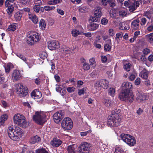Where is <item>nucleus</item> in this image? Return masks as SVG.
<instances>
[{"instance_id": "obj_46", "label": "nucleus", "mask_w": 153, "mask_h": 153, "mask_svg": "<svg viewBox=\"0 0 153 153\" xmlns=\"http://www.w3.org/2000/svg\"><path fill=\"white\" fill-rule=\"evenodd\" d=\"M36 153H49L45 149H39L36 151Z\"/></svg>"}, {"instance_id": "obj_52", "label": "nucleus", "mask_w": 153, "mask_h": 153, "mask_svg": "<svg viewBox=\"0 0 153 153\" xmlns=\"http://www.w3.org/2000/svg\"><path fill=\"white\" fill-rule=\"evenodd\" d=\"M86 88H84L82 89L78 90V93L79 95L83 94L87 90Z\"/></svg>"}, {"instance_id": "obj_31", "label": "nucleus", "mask_w": 153, "mask_h": 153, "mask_svg": "<svg viewBox=\"0 0 153 153\" xmlns=\"http://www.w3.org/2000/svg\"><path fill=\"white\" fill-rule=\"evenodd\" d=\"M41 140L40 137L36 135L33 137L31 138L30 143L34 144L36 143H38Z\"/></svg>"}, {"instance_id": "obj_33", "label": "nucleus", "mask_w": 153, "mask_h": 153, "mask_svg": "<svg viewBox=\"0 0 153 153\" xmlns=\"http://www.w3.org/2000/svg\"><path fill=\"white\" fill-rule=\"evenodd\" d=\"M122 87L125 88V89H128L131 88L132 87L131 84L128 82H123L122 85Z\"/></svg>"}, {"instance_id": "obj_8", "label": "nucleus", "mask_w": 153, "mask_h": 153, "mask_svg": "<svg viewBox=\"0 0 153 153\" xmlns=\"http://www.w3.org/2000/svg\"><path fill=\"white\" fill-rule=\"evenodd\" d=\"M61 125L62 128L64 130H69L72 128L73 123L70 118L66 117L62 120Z\"/></svg>"}, {"instance_id": "obj_28", "label": "nucleus", "mask_w": 153, "mask_h": 153, "mask_svg": "<svg viewBox=\"0 0 153 153\" xmlns=\"http://www.w3.org/2000/svg\"><path fill=\"white\" fill-rule=\"evenodd\" d=\"M22 13L19 11L16 12L14 15V19L16 21L18 22L20 21L22 17Z\"/></svg>"}, {"instance_id": "obj_19", "label": "nucleus", "mask_w": 153, "mask_h": 153, "mask_svg": "<svg viewBox=\"0 0 153 153\" xmlns=\"http://www.w3.org/2000/svg\"><path fill=\"white\" fill-rule=\"evenodd\" d=\"M31 96L34 99H38L41 97L42 94L40 91L37 90H36L32 91L31 93Z\"/></svg>"}, {"instance_id": "obj_45", "label": "nucleus", "mask_w": 153, "mask_h": 153, "mask_svg": "<svg viewBox=\"0 0 153 153\" xmlns=\"http://www.w3.org/2000/svg\"><path fill=\"white\" fill-rule=\"evenodd\" d=\"M82 68L84 70H88L90 68V65L88 63H84L83 64Z\"/></svg>"}, {"instance_id": "obj_20", "label": "nucleus", "mask_w": 153, "mask_h": 153, "mask_svg": "<svg viewBox=\"0 0 153 153\" xmlns=\"http://www.w3.org/2000/svg\"><path fill=\"white\" fill-rule=\"evenodd\" d=\"M95 88L97 90L100 91L103 88L102 81V80L97 81L94 84Z\"/></svg>"}, {"instance_id": "obj_61", "label": "nucleus", "mask_w": 153, "mask_h": 153, "mask_svg": "<svg viewBox=\"0 0 153 153\" xmlns=\"http://www.w3.org/2000/svg\"><path fill=\"white\" fill-rule=\"evenodd\" d=\"M141 82V79L140 78H137L134 81V83L136 85H140Z\"/></svg>"}, {"instance_id": "obj_30", "label": "nucleus", "mask_w": 153, "mask_h": 153, "mask_svg": "<svg viewBox=\"0 0 153 153\" xmlns=\"http://www.w3.org/2000/svg\"><path fill=\"white\" fill-rule=\"evenodd\" d=\"M18 27V25L16 23H13L9 26L8 30L9 31H14L16 30Z\"/></svg>"}, {"instance_id": "obj_24", "label": "nucleus", "mask_w": 153, "mask_h": 153, "mask_svg": "<svg viewBox=\"0 0 153 153\" xmlns=\"http://www.w3.org/2000/svg\"><path fill=\"white\" fill-rule=\"evenodd\" d=\"M99 27V25L94 23H91L87 26V28L89 30L94 31L96 30Z\"/></svg>"}, {"instance_id": "obj_17", "label": "nucleus", "mask_w": 153, "mask_h": 153, "mask_svg": "<svg viewBox=\"0 0 153 153\" xmlns=\"http://www.w3.org/2000/svg\"><path fill=\"white\" fill-rule=\"evenodd\" d=\"M21 76L19 71L16 70L13 71L12 75V79L13 81H16L19 79Z\"/></svg>"}, {"instance_id": "obj_7", "label": "nucleus", "mask_w": 153, "mask_h": 153, "mask_svg": "<svg viewBox=\"0 0 153 153\" xmlns=\"http://www.w3.org/2000/svg\"><path fill=\"white\" fill-rule=\"evenodd\" d=\"M15 87L17 93L20 95V96L23 97L27 95L28 92L27 88L24 86L22 84H16Z\"/></svg>"}, {"instance_id": "obj_13", "label": "nucleus", "mask_w": 153, "mask_h": 153, "mask_svg": "<svg viewBox=\"0 0 153 153\" xmlns=\"http://www.w3.org/2000/svg\"><path fill=\"white\" fill-rule=\"evenodd\" d=\"M64 117V113L61 111L56 112L53 116L54 121L56 123H59Z\"/></svg>"}, {"instance_id": "obj_59", "label": "nucleus", "mask_w": 153, "mask_h": 153, "mask_svg": "<svg viewBox=\"0 0 153 153\" xmlns=\"http://www.w3.org/2000/svg\"><path fill=\"white\" fill-rule=\"evenodd\" d=\"M152 15V14L149 11H146L145 13V16L149 19L151 17Z\"/></svg>"}, {"instance_id": "obj_29", "label": "nucleus", "mask_w": 153, "mask_h": 153, "mask_svg": "<svg viewBox=\"0 0 153 153\" xmlns=\"http://www.w3.org/2000/svg\"><path fill=\"white\" fill-rule=\"evenodd\" d=\"M60 50V51L64 54H69L71 52L70 48L65 46L62 47Z\"/></svg>"}, {"instance_id": "obj_6", "label": "nucleus", "mask_w": 153, "mask_h": 153, "mask_svg": "<svg viewBox=\"0 0 153 153\" xmlns=\"http://www.w3.org/2000/svg\"><path fill=\"white\" fill-rule=\"evenodd\" d=\"M46 113L42 111L36 112L33 116V120L36 123L42 125L46 121Z\"/></svg>"}, {"instance_id": "obj_21", "label": "nucleus", "mask_w": 153, "mask_h": 153, "mask_svg": "<svg viewBox=\"0 0 153 153\" xmlns=\"http://www.w3.org/2000/svg\"><path fill=\"white\" fill-rule=\"evenodd\" d=\"M149 73L148 71L144 69L140 72L139 76L143 79H147L148 78Z\"/></svg>"}, {"instance_id": "obj_5", "label": "nucleus", "mask_w": 153, "mask_h": 153, "mask_svg": "<svg viewBox=\"0 0 153 153\" xmlns=\"http://www.w3.org/2000/svg\"><path fill=\"white\" fill-rule=\"evenodd\" d=\"M14 123L21 127H26L28 125L25 117L20 114H16L13 117Z\"/></svg>"}, {"instance_id": "obj_35", "label": "nucleus", "mask_w": 153, "mask_h": 153, "mask_svg": "<svg viewBox=\"0 0 153 153\" xmlns=\"http://www.w3.org/2000/svg\"><path fill=\"white\" fill-rule=\"evenodd\" d=\"M146 38L147 41L151 43L153 42V33H149L146 35Z\"/></svg>"}, {"instance_id": "obj_54", "label": "nucleus", "mask_w": 153, "mask_h": 153, "mask_svg": "<svg viewBox=\"0 0 153 153\" xmlns=\"http://www.w3.org/2000/svg\"><path fill=\"white\" fill-rule=\"evenodd\" d=\"M108 20L106 18H103L101 20V23L102 25H106L108 23Z\"/></svg>"}, {"instance_id": "obj_26", "label": "nucleus", "mask_w": 153, "mask_h": 153, "mask_svg": "<svg viewBox=\"0 0 153 153\" xmlns=\"http://www.w3.org/2000/svg\"><path fill=\"white\" fill-rule=\"evenodd\" d=\"M120 28L122 30H128L129 29V24L127 22H123L120 24Z\"/></svg>"}, {"instance_id": "obj_23", "label": "nucleus", "mask_w": 153, "mask_h": 153, "mask_svg": "<svg viewBox=\"0 0 153 153\" xmlns=\"http://www.w3.org/2000/svg\"><path fill=\"white\" fill-rule=\"evenodd\" d=\"M131 135L125 134H122L120 135V137L121 139L126 144L128 143V141L131 137Z\"/></svg>"}, {"instance_id": "obj_63", "label": "nucleus", "mask_w": 153, "mask_h": 153, "mask_svg": "<svg viewBox=\"0 0 153 153\" xmlns=\"http://www.w3.org/2000/svg\"><path fill=\"white\" fill-rule=\"evenodd\" d=\"M146 22V19L145 18H143L141 19L140 24L141 25H145Z\"/></svg>"}, {"instance_id": "obj_32", "label": "nucleus", "mask_w": 153, "mask_h": 153, "mask_svg": "<svg viewBox=\"0 0 153 153\" xmlns=\"http://www.w3.org/2000/svg\"><path fill=\"white\" fill-rule=\"evenodd\" d=\"M71 32L72 36L74 37H76L78 35L83 34V32L80 31L76 29L73 30L71 31Z\"/></svg>"}, {"instance_id": "obj_58", "label": "nucleus", "mask_w": 153, "mask_h": 153, "mask_svg": "<svg viewBox=\"0 0 153 153\" xmlns=\"http://www.w3.org/2000/svg\"><path fill=\"white\" fill-rule=\"evenodd\" d=\"M39 6L38 5H34L33 7V8L34 11L37 13H38L39 12L40 10V8L39 7Z\"/></svg>"}, {"instance_id": "obj_38", "label": "nucleus", "mask_w": 153, "mask_h": 153, "mask_svg": "<svg viewBox=\"0 0 153 153\" xmlns=\"http://www.w3.org/2000/svg\"><path fill=\"white\" fill-rule=\"evenodd\" d=\"M104 103L105 106L107 107H110L112 105L111 100L108 99H105Z\"/></svg>"}, {"instance_id": "obj_37", "label": "nucleus", "mask_w": 153, "mask_h": 153, "mask_svg": "<svg viewBox=\"0 0 153 153\" xmlns=\"http://www.w3.org/2000/svg\"><path fill=\"white\" fill-rule=\"evenodd\" d=\"M62 0H50L48 2V3L49 5L56 4L61 3Z\"/></svg>"}, {"instance_id": "obj_10", "label": "nucleus", "mask_w": 153, "mask_h": 153, "mask_svg": "<svg viewBox=\"0 0 153 153\" xmlns=\"http://www.w3.org/2000/svg\"><path fill=\"white\" fill-rule=\"evenodd\" d=\"M91 145L87 142H83L81 145L79 153H89Z\"/></svg>"}, {"instance_id": "obj_51", "label": "nucleus", "mask_w": 153, "mask_h": 153, "mask_svg": "<svg viewBox=\"0 0 153 153\" xmlns=\"http://www.w3.org/2000/svg\"><path fill=\"white\" fill-rule=\"evenodd\" d=\"M119 14L120 16H124L126 15L127 13L125 10H122L119 11Z\"/></svg>"}, {"instance_id": "obj_43", "label": "nucleus", "mask_w": 153, "mask_h": 153, "mask_svg": "<svg viewBox=\"0 0 153 153\" xmlns=\"http://www.w3.org/2000/svg\"><path fill=\"white\" fill-rule=\"evenodd\" d=\"M131 66V65L130 63L127 62L124 65L123 68L125 70L127 71H128L130 70Z\"/></svg>"}, {"instance_id": "obj_18", "label": "nucleus", "mask_w": 153, "mask_h": 153, "mask_svg": "<svg viewBox=\"0 0 153 153\" xmlns=\"http://www.w3.org/2000/svg\"><path fill=\"white\" fill-rule=\"evenodd\" d=\"M140 21L137 19L133 20L131 23V27L134 30H137L140 27Z\"/></svg>"}, {"instance_id": "obj_64", "label": "nucleus", "mask_w": 153, "mask_h": 153, "mask_svg": "<svg viewBox=\"0 0 153 153\" xmlns=\"http://www.w3.org/2000/svg\"><path fill=\"white\" fill-rule=\"evenodd\" d=\"M57 13L61 15H63L64 14V11L62 10L59 9H57Z\"/></svg>"}, {"instance_id": "obj_3", "label": "nucleus", "mask_w": 153, "mask_h": 153, "mask_svg": "<svg viewBox=\"0 0 153 153\" xmlns=\"http://www.w3.org/2000/svg\"><path fill=\"white\" fill-rule=\"evenodd\" d=\"M40 40V36L39 33L34 31L29 32L27 33V42L29 45H33Z\"/></svg>"}, {"instance_id": "obj_41", "label": "nucleus", "mask_w": 153, "mask_h": 153, "mask_svg": "<svg viewBox=\"0 0 153 153\" xmlns=\"http://www.w3.org/2000/svg\"><path fill=\"white\" fill-rule=\"evenodd\" d=\"M7 7L8 8L7 10V12L9 15H10L12 14L14 10V7L12 5H10L9 7Z\"/></svg>"}, {"instance_id": "obj_4", "label": "nucleus", "mask_w": 153, "mask_h": 153, "mask_svg": "<svg viewBox=\"0 0 153 153\" xmlns=\"http://www.w3.org/2000/svg\"><path fill=\"white\" fill-rule=\"evenodd\" d=\"M119 98L121 100H128L132 102L134 99V96L132 92H129L128 89H123L121 93L119 94Z\"/></svg>"}, {"instance_id": "obj_56", "label": "nucleus", "mask_w": 153, "mask_h": 153, "mask_svg": "<svg viewBox=\"0 0 153 153\" xmlns=\"http://www.w3.org/2000/svg\"><path fill=\"white\" fill-rule=\"evenodd\" d=\"M2 72L0 71V84H2L4 81V78L2 75Z\"/></svg>"}, {"instance_id": "obj_48", "label": "nucleus", "mask_w": 153, "mask_h": 153, "mask_svg": "<svg viewBox=\"0 0 153 153\" xmlns=\"http://www.w3.org/2000/svg\"><path fill=\"white\" fill-rule=\"evenodd\" d=\"M55 8L54 6H46L44 7V8L46 11H50L53 10Z\"/></svg>"}, {"instance_id": "obj_55", "label": "nucleus", "mask_w": 153, "mask_h": 153, "mask_svg": "<svg viewBox=\"0 0 153 153\" xmlns=\"http://www.w3.org/2000/svg\"><path fill=\"white\" fill-rule=\"evenodd\" d=\"M33 2L35 5L38 6H40L42 4L41 0H34Z\"/></svg>"}, {"instance_id": "obj_14", "label": "nucleus", "mask_w": 153, "mask_h": 153, "mask_svg": "<svg viewBox=\"0 0 153 153\" xmlns=\"http://www.w3.org/2000/svg\"><path fill=\"white\" fill-rule=\"evenodd\" d=\"M17 56L24 61L26 64L29 68H31L33 65V63L32 61L30 60V59L28 60L23 55L19 53L16 54Z\"/></svg>"}, {"instance_id": "obj_27", "label": "nucleus", "mask_w": 153, "mask_h": 153, "mask_svg": "<svg viewBox=\"0 0 153 153\" xmlns=\"http://www.w3.org/2000/svg\"><path fill=\"white\" fill-rule=\"evenodd\" d=\"M76 147V145H70L67 147V150L69 153H75Z\"/></svg>"}, {"instance_id": "obj_44", "label": "nucleus", "mask_w": 153, "mask_h": 153, "mask_svg": "<svg viewBox=\"0 0 153 153\" xmlns=\"http://www.w3.org/2000/svg\"><path fill=\"white\" fill-rule=\"evenodd\" d=\"M111 43L109 44H106L104 45V50L105 51H108L111 50Z\"/></svg>"}, {"instance_id": "obj_16", "label": "nucleus", "mask_w": 153, "mask_h": 153, "mask_svg": "<svg viewBox=\"0 0 153 153\" xmlns=\"http://www.w3.org/2000/svg\"><path fill=\"white\" fill-rule=\"evenodd\" d=\"M62 143V141L58 138H54L51 142V145L53 147H57L59 146Z\"/></svg>"}, {"instance_id": "obj_1", "label": "nucleus", "mask_w": 153, "mask_h": 153, "mask_svg": "<svg viewBox=\"0 0 153 153\" xmlns=\"http://www.w3.org/2000/svg\"><path fill=\"white\" fill-rule=\"evenodd\" d=\"M120 111L119 109L118 110L115 109L112 111L111 114L108 117L107 121L108 126L114 127L119 125L121 121L119 114Z\"/></svg>"}, {"instance_id": "obj_11", "label": "nucleus", "mask_w": 153, "mask_h": 153, "mask_svg": "<svg viewBox=\"0 0 153 153\" xmlns=\"http://www.w3.org/2000/svg\"><path fill=\"white\" fill-rule=\"evenodd\" d=\"M101 10V7H98L94 11V16L90 18L91 20L93 22H96L98 21L99 18L102 16V13Z\"/></svg>"}, {"instance_id": "obj_53", "label": "nucleus", "mask_w": 153, "mask_h": 153, "mask_svg": "<svg viewBox=\"0 0 153 153\" xmlns=\"http://www.w3.org/2000/svg\"><path fill=\"white\" fill-rule=\"evenodd\" d=\"M123 151L122 149L120 148H116L114 153H123Z\"/></svg>"}, {"instance_id": "obj_2", "label": "nucleus", "mask_w": 153, "mask_h": 153, "mask_svg": "<svg viewBox=\"0 0 153 153\" xmlns=\"http://www.w3.org/2000/svg\"><path fill=\"white\" fill-rule=\"evenodd\" d=\"M7 133L10 138L14 141H18L22 137V134L21 128L19 127H16L14 130L12 126L8 127Z\"/></svg>"}, {"instance_id": "obj_25", "label": "nucleus", "mask_w": 153, "mask_h": 153, "mask_svg": "<svg viewBox=\"0 0 153 153\" xmlns=\"http://www.w3.org/2000/svg\"><path fill=\"white\" fill-rule=\"evenodd\" d=\"M29 18L34 24H37L38 21L37 17L35 14H29Z\"/></svg>"}, {"instance_id": "obj_50", "label": "nucleus", "mask_w": 153, "mask_h": 153, "mask_svg": "<svg viewBox=\"0 0 153 153\" xmlns=\"http://www.w3.org/2000/svg\"><path fill=\"white\" fill-rule=\"evenodd\" d=\"M7 115L6 114H4L1 115V122H4L7 119Z\"/></svg>"}, {"instance_id": "obj_15", "label": "nucleus", "mask_w": 153, "mask_h": 153, "mask_svg": "<svg viewBox=\"0 0 153 153\" xmlns=\"http://www.w3.org/2000/svg\"><path fill=\"white\" fill-rule=\"evenodd\" d=\"M136 100L138 102L144 101L148 98L147 96L145 95L143 92L139 91L136 92Z\"/></svg>"}, {"instance_id": "obj_47", "label": "nucleus", "mask_w": 153, "mask_h": 153, "mask_svg": "<svg viewBox=\"0 0 153 153\" xmlns=\"http://www.w3.org/2000/svg\"><path fill=\"white\" fill-rule=\"evenodd\" d=\"M91 131L90 130H89L87 131L81 132L80 133V135L81 136H85L88 135H89L90 133L91 132Z\"/></svg>"}, {"instance_id": "obj_60", "label": "nucleus", "mask_w": 153, "mask_h": 153, "mask_svg": "<svg viewBox=\"0 0 153 153\" xmlns=\"http://www.w3.org/2000/svg\"><path fill=\"white\" fill-rule=\"evenodd\" d=\"M123 33L122 32L117 33L116 34V39H118L120 37L122 38L123 36Z\"/></svg>"}, {"instance_id": "obj_49", "label": "nucleus", "mask_w": 153, "mask_h": 153, "mask_svg": "<svg viewBox=\"0 0 153 153\" xmlns=\"http://www.w3.org/2000/svg\"><path fill=\"white\" fill-rule=\"evenodd\" d=\"M108 2L110 6L113 7L116 5L115 1L113 0H108Z\"/></svg>"}, {"instance_id": "obj_12", "label": "nucleus", "mask_w": 153, "mask_h": 153, "mask_svg": "<svg viewBox=\"0 0 153 153\" xmlns=\"http://www.w3.org/2000/svg\"><path fill=\"white\" fill-rule=\"evenodd\" d=\"M48 46L49 49L51 50H55L60 47L59 43L55 40L48 41Z\"/></svg>"}, {"instance_id": "obj_40", "label": "nucleus", "mask_w": 153, "mask_h": 153, "mask_svg": "<svg viewBox=\"0 0 153 153\" xmlns=\"http://www.w3.org/2000/svg\"><path fill=\"white\" fill-rule=\"evenodd\" d=\"M108 93L112 97H114L115 93V88H110L108 90Z\"/></svg>"}, {"instance_id": "obj_34", "label": "nucleus", "mask_w": 153, "mask_h": 153, "mask_svg": "<svg viewBox=\"0 0 153 153\" xmlns=\"http://www.w3.org/2000/svg\"><path fill=\"white\" fill-rule=\"evenodd\" d=\"M13 68V66L12 63H8L5 67V69L6 73H9L10 69Z\"/></svg>"}, {"instance_id": "obj_36", "label": "nucleus", "mask_w": 153, "mask_h": 153, "mask_svg": "<svg viewBox=\"0 0 153 153\" xmlns=\"http://www.w3.org/2000/svg\"><path fill=\"white\" fill-rule=\"evenodd\" d=\"M102 81L103 88L107 89L109 86V84L108 81L106 79H102Z\"/></svg>"}, {"instance_id": "obj_22", "label": "nucleus", "mask_w": 153, "mask_h": 153, "mask_svg": "<svg viewBox=\"0 0 153 153\" xmlns=\"http://www.w3.org/2000/svg\"><path fill=\"white\" fill-rule=\"evenodd\" d=\"M136 141L135 138L133 136L131 135V137L128 141V143H127L126 144L129 146H132L136 144Z\"/></svg>"}, {"instance_id": "obj_9", "label": "nucleus", "mask_w": 153, "mask_h": 153, "mask_svg": "<svg viewBox=\"0 0 153 153\" xmlns=\"http://www.w3.org/2000/svg\"><path fill=\"white\" fill-rule=\"evenodd\" d=\"M142 0H131L128 7L130 12H133L138 7L140 3H142Z\"/></svg>"}, {"instance_id": "obj_42", "label": "nucleus", "mask_w": 153, "mask_h": 153, "mask_svg": "<svg viewBox=\"0 0 153 153\" xmlns=\"http://www.w3.org/2000/svg\"><path fill=\"white\" fill-rule=\"evenodd\" d=\"M89 62L91 66H92L93 68H94L96 65L94 59L93 58H91L89 59Z\"/></svg>"}, {"instance_id": "obj_57", "label": "nucleus", "mask_w": 153, "mask_h": 153, "mask_svg": "<svg viewBox=\"0 0 153 153\" xmlns=\"http://www.w3.org/2000/svg\"><path fill=\"white\" fill-rule=\"evenodd\" d=\"M47 54L45 52H43L40 54V56L42 59H45L47 58Z\"/></svg>"}, {"instance_id": "obj_62", "label": "nucleus", "mask_w": 153, "mask_h": 153, "mask_svg": "<svg viewBox=\"0 0 153 153\" xmlns=\"http://www.w3.org/2000/svg\"><path fill=\"white\" fill-rule=\"evenodd\" d=\"M150 51L148 48H145L144 49L143 51V53L145 54H148L150 53Z\"/></svg>"}, {"instance_id": "obj_39", "label": "nucleus", "mask_w": 153, "mask_h": 153, "mask_svg": "<svg viewBox=\"0 0 153 153\" xmlns=\"http://www.w3.org/2000/svg\"><path fill=\"white\" fill-rule=\"evenodd\" d=\"M39 27L42 30H44L46 27V24L44 20L41 19L39 22Z\"/></svg>"}]
</instances>
